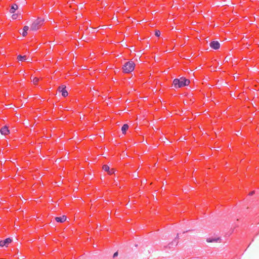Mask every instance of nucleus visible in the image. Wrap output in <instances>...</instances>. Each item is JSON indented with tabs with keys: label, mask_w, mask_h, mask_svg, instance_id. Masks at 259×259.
I'll return each instance as SVG.
<instances>
[{
	"label": "nucleus",
	"mask_w": 259,
	"mask_h": 259,
	"mask_svg": "<svg viewBox=\"0 0 259 259\" xmlns=\"http://www.w3.org/2000/svg\"><path fill=\"white\" fill-rule=\"evenodd\" d=\"M190 81L185 77L176 78L173 81V84L176 88H180L189 85Z\"/></svg>",
	"instance_id": "f257e3e1"
},
{
	"label": "nucleus",
	"mask_w": 259,
	"mask_h": 259,
	"mask_svg": "<svg viewBox=\"0 0 259 259\" xmlns=\"http://www.w3.org/2000/svg\"><path fill=\"white\" fill-rule=\"evenodd\" d=\"M135 67V64L133 61H128L126 62L122 67L123 72L124 73H129L132 72Z\"/></svg>",
	"instance_id": "f03ea898"
},
{
	"label": "nucleus",
	"mask_w": 259,
	"mask_h": 259,
	"mask_svg": "<svg viewBox=\"0 0 259 259\" xmlns=\"http://www.w3.org/2000/svg\"><path fill=\"white\" fill-rule=\"evenodd\" d=\"M44 20L38 18L36 20H35L32 23L31 28L33 30H36L39 28L40 26H41L43 24Z\"/></svg>",
	"instance_id": "7ed1b4c3"
},
{
	"label": "nucleus",
	"mask_w": 259,
	"mask_h": 259,
	"mask_svg": "<svg viewBox=\"0 0 259 259\" xmlns=\"http://www.w3.org/2000/svg\"><path fill=\"white\" fill-rule=\"evenodd\" d=\"M179 238V234H177V237L175 238V239L170 243H169L167 246H164L165 248H173L175 246H176L178 245V242L177 241L178 239Z\"/></svg>",
	"instance_id": "20e7f679"
},
{
	"label": "nucleus",
	"mask_w": 259,
	"mask_h": 259,
	"mask_svg": "<svg viewBox=\"0 0 259 259\" xmlns=\"http://www.w3.org/2000/svg\"><path fill=\"white\" fill-rule=\"evenodd\" d=\"M12 242V239L10 238H8L4 240L0 241V246L1 247L6 246L7 247L8 245Z\"/></svg>",
	"instance_id": "39448f33"
},
{
	"label": "nucleus",
	"mask_w": 259,
	"mask_h": 259,
	"mask_svg": "<svg viewBox=\"0 0 259 259\" xmlns=\"http://www.w3.org/2000/svg\"><path fill=\"white\" fill-rule=\"evenodd\" d=\"M210 47L214 49V50H218L220 48V45L218 41H212L210 43Z\"/></svg>",
	"instance_id": "423d86ee"
},
{
	"label": "nucleus",
	"mask_w": 259,
	"mask_h": 259,
	"mask_svg": "<svg viewBox=\"0 0 259 259\" xmlns=\"http://www.w3.org/2000/svg\"><path fill=\"white\" fill-rule=\"evenodd\" d=\"M1 133L2 135H7L9 133V130L7 126H4L1 129Z\"/></svg>",
	"instance_id": "0eeeda50"
},
{
	"label": "nucleus",
	"mask_w": 259,
	"mask_h": 259,
	"mask_svg": "<svg viewBox=\"0 0 259 259\" xmlns=\"http://www.w3.org/2000/svg\"><path fill=\"white\" fill-rule=\"evenodd\" d=\"M55 220L57 222L63 223L66 221V217L65 215H63L62 217H56Z\"/></svg>",
	"instance_id": "6e6552de"
},
{
	"label": "nucleus",
	"mask_w": 259,
	"mask_h": 259,
	"mask_svg": "<svg viewBox=\"0 0 259 259\" xmlns=\"http://www.w3.org/2000/svg\"><path fill=\"white\" fill-rule=\"evenodd\" d=\"M17 9L18 6L16 4H13L10 8V12L11 13H14Z\"/></svg>",
	"instance_id": "1a4fd4ad"
},
{
	"label": "nucleus",
	"mask_w": 259,
	"mask_h": 259,
	"mask_svg": "<svg viewBox=\"0 0 259 259\" xmlns=\"http://www.w3.org/2000/svg\"><path fill=\"white\" fill-rule=\"evenodd\" d=\"M221 239L220 238H208L206 239L207 242H218Z\"/></svg>",
	"instance_id": "9d476101"
},
{
	"label": "nucleus",
	"mask_w": 259,
	"mask_h": 259,
	"mask_svg": "<svg viewBox=\"0 0 259 259\" xmlns=\"http://www.w3.org/2000/svg\"><path fill=\"white\" fill-rule=\"evenodd\" d=\"M28 29H29V27L27 26H25L23 27V29L22 30V34L23 36H26V35L27 34V31L28 30Z\"/></svg>",
	"instance_id": "9b49d317"
},
{
	"label": "nucleus",
	"mask_w": 259,
	"mask_h": 259,
	"mask_svg": "<svg viewBox=\"0 0 259 259\" xmlns=\"http://www.w3.org/2000/svg\"><path fill=\"white\" fill-rule=\"evenodd\" d=\"M128 128V125L127 124H124L122 127H121V131L123 134H125L126 133V131Z\"/></svg>",
	"instance_id": "f8f14e48"
},
{
	"label": "nucleus",
	"mask_w": 259,
	"mask_h": 259,
	"mask_svg": "<svg viewBox=\"0 0 259 259\" xmlns=\"http://www.w3.org/2000/svg\"><path fill=\"white\" fill-rule=\"evenodd\" d=\"M26 58L27 57L26 56H21V55H19L18 56V59L19 60V61H24V60H26Z\"/></svg>",
	"instance_id": "ddd939ff"
},
{
	"label": "nucleus",
	"mask_w": 259,
	"mask_h": 259,
	"mask_svg": "<svg viewBox=\"0 0 259 259\" xmlns=\"http://www.w3.org/2000/svg\"><path fill=\"white\" fill-rule=\"evenodd\" d=\"M61 92H62V95L63 97H65L68 96V92L65 89H63L61 91Z\"/></svg>",
	"instance_id": "4468645a"
},
{
	"label": "nucleus",
	"mask_w": 259,
	"mask_h": 259,
	"mask_svg": "<svg viewBox=\"0 0 259 259\" xmlns=\"http://www.w3.org/2000/svg\"><path fill=\"white\" fill-rule=\"evenodd\" d=\"M103 169L105 171L108 172V171H110V167L107 165H104L103 166Z\"/></svg>",
	"instance_id": "2eb2a0df"
},
{
	"label": "nucleus",
	"mask_w": 259,
	"mask_h": 259,
	"mask_svg": "<svg viewBox=\"0 0 259 259\" xmlns=\"http://www.w3.org/2000/svg\"><path fill=\"white\" fill-rule=\"evenodd\" d=\"M155 35L157 36V37H159L160 35V31L159 30H156L155 32Z\"/></svg>",
	"instance_id": "dca6fc26"
},
{
	"label": "nucleus",
	"mask_w": 259,
	"mask_h": 259,
	"mask_svg": "<svg viewBox=\"0 0 259 259\" xmlns=\"http://www.w3.org/2000/svg\"><path fill=\"white\" fill-rule=\"evenodd\" d=\"M109 175H112L114 173V170L113 169H110V171H108Z\"/></svg>",
	"instance_id": "f3484780"
},
{
	"label": "nucleus",
	"mask_w": 259,
	"mask_h": 259,
	"mask_svg": "<svg viewBox=\"0 0 259 259\" xmlns=\"http://www.w3.org/2000/svg\"><path fill=\"white\" fill-rule=\"evenodd\" d=\"M118 255V252H116L114 253L113 257H115Z\"/></svg>",
	"instance_id": "a211bd4d"
},
{
	"label": "nucleus",
	"mask_w": 259,
	"mask_h": 259,
	"mask_svg": "<svg viewBox=\"0 0 259 259\" xmlns=\"http://www.w3.org/2000/svg\"><path fill=\"white\" fill-rule=\"evenodd\" d=\"M254 193V191H252V192H251L249 193V195H252Z\"/></svg>",
	"instance_id": "6ab92c4d"
},
{
	"label": "nucleus",
	"mask_w": 259,
	"mask_h": 259,
	"mask_svg": "<svg viewBox=\"0 0 259 259\" xmlns=\"http://www.w3.org/2000/svg\"><path fill=\"white\" fill-rule=\"evenodd\" d=\"M12 18H13V19H16V15H13Z\"/></svg>",
	"instance_id": "aec40b11"
}]
</instances>
